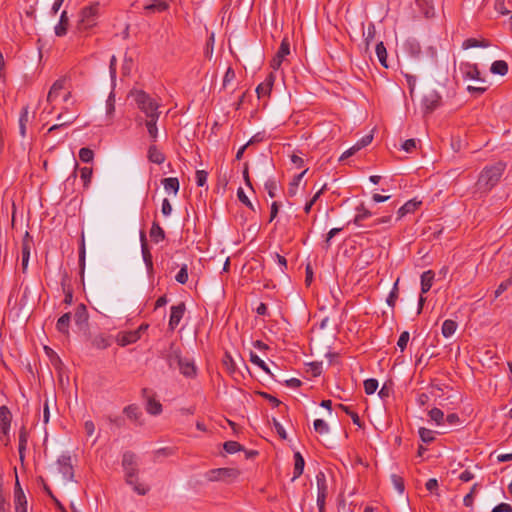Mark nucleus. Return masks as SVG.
Returning a JSON list of instances; mask_svg holds the SVG:
<instances>
[{
    "label": "nucleus",
    "instance_id": "f257e3e1",
    "mask_svg": "<svg viewBox=\"0 0 512 512\" xmlns=\"http://www.w3.org/2000/svg\"><path fill=\"white\" fill-rule=\"evenodd\" d=\"M122 467L126 483L132 486L137 494L146 495L149 487L138 481L139 470L136 455L130 451L125 452L122 458Z\"/></svg>",
    "mask_w": 512,
    "mask_h": 512
},
{
    "label": "nucleus",
    "instance_id": "f03ea898",
    "mask_svg": "<svg viewBox=\"0 0 512 512\" xmlns=\"http://www.w3.org/2000/svg\"><path fill=\"white\" fill-rule=\"evenodd\" d=\"M131 96L133 97L138 109L145 114L146 119H151L152 117L159 118L160 103L153 99L149 94L143 90H134L131 91Z\"/></svg>",
    "mask_w": 512,
    "mask_h": 512
},
{
    "label": "nucleus",
    "instance_id": "7ed1b4c3",
    "mask_svg": "<svg viewBox=\"0 0 512 512\" xmlns=\"http://www.w3.org/2000/svg\"><path fill=\"white\" fill-rule=\"evenodd\" d=\"M505 169V165L501 162L486 167L478 178V186L483 190H491L500 180Z\"/></svg>",
    "mask_w": 512,
    "mask_h": 512
},
{
    "label": "nucleus",
    "instance_id": "20e7f679",
    "mask_svg": "<svg viewBox=\"0 0 512 512\" xmlns=\"http://www.w3.org/2000/svg\"><path fill=\"white\" fill-rule=\"evenodd\" d=\"M98 15L99 4H93L91 6L83 8L80 12L78 20V29L81 31H85L94 27L97 23Z\"/></svg>",
    "mask_w": 512,
    "mask_h": 512
},
{
    "label": "nucleus",
    "instance_id": "39448f33",
    "mask_svg": "<svg viewBox=\"0 0 512 512\" xmlns=\"http://www.w3.org/2000/svg\"><path fill=\"white\" fill-rule=\"evenodd\" d=\"M160 357L164 359L170 369H176L181 360L182 352L180 346L176 342H170L168 347L160 351Z\"/></svg>",
    "mask_w": 512,
    "mask_h": 512
},
{
    "label": "nucleus",
    "instance_id": "423d86ee",
    "mask_svg": "<svg viewBox=\"0 0 512 512\" xmlns=\"http://www.w3.org/2000/svg\"><path fill=\"white\" fill-rule=\"evenodd\" d=\"M239 476V471L235 468H217L211 469L206 474L205 477L207 480L215 482V481H223L230 482L236 479Z\"/></svg>",
    "mask_w": 512,
    "mask_h": 512
},
{
    "label": "nucleus",
    "instance_id": "0eeeda50",
    "mask_svg": "<svg viewBox=\"0 0 512 512\" xmlns=\"http://www.w3.org/2000/svg\"><path fill=\"white\" fill-rule=\"evenodd\" d=\"M316 482H317V489H318L317 505H318V508H319V512H323L324 511V506H325V499H326L327 494H328L326 477H325V474L323 472H319L316 475Z\"/></svg>",
    "mask_w": 512,
    "mask_h": 512
},
{
    "label": "nucleus",
    "instance_id": "6e6552de",
    "mask_svg": "<svg viewBox=\"0 0 512 512\" xmlns=\"http://www.w3.org/2000/svg\"><path fill=\"white\" fill-rule=\"evenodd\" d=\"M142 329L143 326H140L133 331L120 332L116 337V342L122 347L133 344L140 339Z\"/></svg>",
    "mask_w": 512,
    "mask_h": 512
},
{
    "label": "nucleus",
    "instance_id": "1a4fd4ad",
    "mask_svg": "<svg viewBox=\"0 0 512 512\" xmlns=\"http://www.w3.org/2000/svg\"><path fill=\"white\" fill-rule=\"evenodd\" d=\"M441 96L436 91H430L422 99V108L424 113L433 112L439 105Z\"/></svg>",
    "mask_w": 512,
    "mask_h": 512
},
{
    "label": "nucleus",
    "instance_id": "9d476101",
    "mask_svg": "<svg viewBox=\"0 0 512 512\" xmlns=\"http://www.w3.org/2000/svg\"><path fill=\"white\" fill-rule=\"evenodd\" d=\"M33 247V238L29 234V232H26L23 240H22V258H21V266L22 271L25 272L28 267L29 258H30V252Z\"/></svg>",
    "mask_w": 512,
    "mask_h": 512
},
{
    "label": "nucleus",
    "instance_id": "9b49d317",
    "mask_svg": "<svg viewBox=\"0 0 512 512\" xmlns=\"http://www.w3.org/2000/svg\"><path fill=\"white\" fill-rule=\"evenodd\" d=\"M58 470L63 475L65 480H72L74 473L72 467V460L70 456L62 455L57 460Z\"/></svg>",
    "mask_w": 512,
    "mask_h": 512
},
{
    "label": "nucleus",
    "instance_id": "f8f14e48",
    "mask_svg": "<svg viewBox=\"0 0 512 512\" xmlns=\"http://www.w3.org/2000/svg\"><path fill=\"white\" fill-rule=\"evenodd\" d=\"M14 507L15 512H27V499L20 486L18 479H16L14 489Z\"/></svg>",
    "mask_w": 512,
    "mask_h": 512
},
{
    "label": "nucleus",
    "instance_id": "ddd939ff",
    "mask_svg": "<svg viewBox=\"0 0 512 512\" xmlns=\"http://www.w3.org/2000/svg\"><path fill=\"white\" fill-rule=\"evenodd\" d=\"M459 70L465 79L483 81L480 78V71L476 64L464 62L459 66Z\"/></svg>",
    "mask_w": 512,
    "mask_h": 512
},
{
    "label": "nucleus",
    "instance_id": "4468645a",
    "mask_svg": "<svg viewBox=\"0 0 512 512\" xmlns=\"http://www.w3.org/2000/svg\"><path fill=\"white\" fill-rule=\"evenodd\" d=\"M185 313V304L183 302L171 307L169 328L174 330L180 323Z\"/></svg>",
    "mask_w": 512,
    "mask_h": 512
},
{
    "label": "nucleus",
    "instance_id": "2eb2a0df",
    "mask_svg": "<svg viewBox=\"0 0 512 512\" xmlns=\"http://www.w3.org/2000/svg\"><path fill=\"white\" fill-rule=\"evenodd\" d=\"M140 240H141V252H142L143 261L145 263L148 274L151 275L153 273V261H152V255H151V253L148 249L147 243H146V237H145L144 232H141Z\"/></svg>",
    "mask_w": 512,
    "mask_h": 512
},
{
    "label": "nucleus",
    "instance_id": "dca6fc26",
    "mask_svg": "<svg viewBox=\"0 0 512 512\" xmlns=\"http://www.w3.org/2000/svg\"><path fill=\"white\" fill-rule=\"evenodd\" d=\"M177 368L185 377L192 378L196 376V366L194 362L188 358H183Z\"/></svg>",
    "mask_w": 512,
    "mask_h": 512
},
{
    "label": "nucleus",
    "instance_id": "f3484780",
    "mask_svg": "<svg viewBox=\"0 0 512 512\" xmlns=\"http://www.w3.org/2000/svg\"><path fill=\"white\" fill-rule=\"evenodd\" d=\"M11 412L6 406L0 407V432L3 435H7L10 429L11 423Z\"/></svg>",
    "mask_w": 512,
    "mask_h": 512
},
{
    "label": "nucleus",
    "instance_id": "a211bd4d",
    "mask_svg": "<svg viewBox=\"0 0 512 512\" xmlns=\"http://www.w3.org/2000/svg\"><path fill=\"white\" fill-rule=\"evenodd\" d=\"M169 4L165 0H152L144 6L146 14L161 13L168 10Z\"/></svg>",
    "mask_w": 512,
    "mask_h": 512
},
{
    "label": "nucleus",
    "instance_id": "6ab92c4d",
    "mask_svg": "<svg viewBox=\"0 0 512 512\" xmlns=\"http://www.w3.org/2000/svg\"><path fill=\"white\" fill-rule=\"evenodd\" d=\"M75 119H76V117H74V116L65 118L63 114H59L57 117L58 123L52 125L48 129L47 134H51L54 131L66 128L67 126L71 125L75 121Z\"/></svg>",
    "mask_w": 512,
    "mask_h": 512
},
{
    "label": "nucleus",
    "instance_id": "aec40b11",
    "mask_svg": "<svg viewBox=\"0 0 512 512\" xmlns=\"http://www.w3.org/2000/svg\"><path fill=\"white\" fill-rule=\"evenodd\" d=\"M69 26V18L67 11H63L60 16L58 24L55 26V34L59 37L66 35Z\"/></svg>",
    "mask_w": 512,
    "mask_h": 512
},
{
    "label": "nucleus",
    "instance_id": "412c9836",
    "mask_svg": "<svg viewBox=\"0 0 512 512\" xmlns=\"http://www.w3.org/2000/svg\"><path fill=\"white\" fill-rule=\"evenodd\" d=\"M421 204L420 201H416L415 199H411L409 201H407L403 206H401L399 209H398V219H401L402 217H404L405 215L409 214V213H413L417 208L418 206Z\"/></svg>",
    "mask_w": 512,
    "mask_h": 512
},
{
    "label": "nucleus",
    "instance_id": "4be33fe9",
    "mask_svg": "<svg viewBox=\"0 0 512 512\" xmlns=\"http://www.w3.org/2000/svg\"><path fill=\"white\" fill-rule=\"evenodd\" d=\"M91 342H92L93 347L100 349V350L106 349L111 345L110 337L103 333L95 335L92 338Z\"/></svg>",
    "mask_w": 512,
    "mask_h": 512
},
{
    "label": "nucleus",
    "instance_id": "5701e85b",
    "mask_svg": "<svg viewBox=\"0 0 512 512\" xmlns=\"http://www.w3.org/2000/svg\"><path fill=\"white\" fill-rule=\"evenodd\" d=\"M434 272L432 270L425 271L421 275V293H427L432 287V283L434 280Z\"/></svg>",
    "mask_w": 512,
    "mask_h": 512
},
{
    "label": "nucleus",
    "instance_id": "b1692460",
    "mask_svg": "<svg viewBox=\"0 0 512 512\" xmlns=\"http://www.w3.org/2000/svg\"><path fill=\"white\" fill-rule=\"evenodd\" d=\"M159 118L152 117L151 119H145L144 125L147 129V132L153 142L157 141L158 138V128L157 121Z\"/></svg>",
    "mask_w": 512,
    "mask_h": 512
},
{
    "label": "nucleus",
    "instance_id": "393cba45",
    "mask_svg": "<svg viewBox=\"0 0 512 512\" xmlns=\"http://www.w3.org/2000/svg\"><path fill=\"white\" fill-rule=\"evenodd\" d=\"M148 159L152 163L162 164L165 161V155L157 148L156 145H150L148 149Z\"/></svg>",
    "mask_w": 512,
    "mask_h": 512
},
{
    "label": "nucleus",
    "instance_id": "a878e982",
    "mask_svg": "<svg viewBox=\"0 0 512 512\" xmlns=\"http://www.w3.org/2000/svg\"><path fill=\"white\" fill-rule=\"evenodd\" d=\"M123 412L130 420H133L138 424H141L140 418L142 416V412L137 405H128L127 407L124 408Z\"/></svg>",
    "mask_w": 512,
    "mask_h": 512
},
{
    "label": "nucleus",
    "instance_id": "bb28decb",
    "mask_svg": "<svg viewBox=\"0 0 512 512\" xmlns=\"http://www.w3.org/2000/svg\"><path fill=\"white\" fill-rule=\"evenodd\" d=\"M162 184L164 189L168 193H173L176 195L179 191V180L176 177H169L162 180Z\"/></svg>",
    "mask_w": 512,
    "mask_h": 512
},
{
    "label": "nucleus",
    "instance_id": "cd10ccee",
    "mask_svg": "<svg viewBox=\"0 0 512 512\" xmlns=\"http://www.w3.org/2000/svg\"><path fill=\"white\" fill-rule=\"evenodd\" d=\"M71 321V314L65 313L63 314L56 323V329L65 335L69 334V324Z\"/></svg>",
    "mask_w": 512,
    "mask_h": 512
},
{
    "label": "nucleus",
    "instance_id": "c85d7f7f",
    "mask_svg": "<svg viewBox=\"0 0 512 512\" xmlns=\"http://www.w3.org/2000/svg\"><path fill=\"white\" fill-rule=\"evenodd\" d=\"M305 461L300 452L294 454L293 480L300 477L304 470Z\"/></svg>",
    "mask_w": 512,
    "mask_h": 512
},
{
    "label": "nucleus",
    "instance_id": "c756f323",
    "mask_svg": "<svg viewBox=\"0 0 512 512\" xmlns=\"http://www.w3.org/2000/svg\"><path fill=\"white\" fill-rule=\"evenodd\" d=\"M30 121L31 117L29 115L28 107H24L19 117V130L22 137L26 136V127Z\"/></svg>",
    "mask_w": 512,
    "mask_h": 512
},
{
    "label": "nucleus",
    "instance_id": "7c9ffc66",
    "mask_svg": "<svg viewBox=\"0 0 512 512\" xmlns=\"http://www.w3.org/2000/svg\"><path fill=\"white\" fill-rule=\"evenodd\" d=\"M150 237L151 240L155 243H159L165 238L164 230L160 227L159 223L155 221L153 222L152 227L150 229Z\"/></svg>",
    "mask_w": 512,
    "mask_h": 512
},
{
    "label": "nucleus",
    "instance_id": "2f4dec72",
    "mask_svg": "<svg viewBox=\"0 0 512 512\" xmlns=\"http://www.w3.org/2000/svg\"><path fill=\"white\" fill-rule=\"evenodd\" d=\"M272 85H273V75L270 74L265 82H263L257 86L256 92L258 94V97L269 95Z\"/></svg>",
    "mask_w": 512,
    "mask_h": 512
},
{
    "label": "nucleus",
    "instance_id": "473e14b6",
    "mask_svg": "<svg viewBox=\"0 0 512 512\" xmlns=\"http://www.w3.org/2000/svg\"><path fill=\"white\" fill-rule=\"evenodd\" d=\"M88 320V313L86 310V307L81 304L77 307L75 313H74V321L78 326H82L85 324Z\"/></svg>",
    "mask_w": 512,
    "mask_h": 512
},
{
    "label": "nucleus",
    "instance_id": "72a5a7b5",
    "mask_svg": "<svg viewBox=\"0 0 512 512\" xmlns=\"http://www.w3.org/2000/svg\"><path fill=\"white\" fill-rule=\"evenodd\" d=\"M490 71L493 74L504 76L508 72V64L504 60L494 61L490 67Z\"/></svg>",
    "mask_w": 512,
    "mask_h": 512
},
{
    "label": "nucleus",
    "instance_id": "f704fd0d",
    "mask_svg": "<svg viewBox=\"0 0 512 512\" xmlns=\"http://www.w3.org/2000/svg\"><path fill=\"white\" fill-rule=\"evenodd\" d=\"M371 212L363 206L357 208V214L353 219V223L357 226H363V221L371 217Z\"/></svg>",
    "mask_w": 512,
    "mask_h": 512
},
{
    "label": "nucleus",
    "instance_id": "c9c22d12",
    "mask_svg": "<svg viewBox=\"0 0 512 512\" xmlns=\"http://www.w3.org/2000/svg\"><path fill=\"white\" fill-rule=\"evenodd\" d=\"M375 51H376V55H377L378 60L381 63V65L385 68H388L387 50H386V47L384 46L383 42H379L376 45Z\"/></svg>",
    "mask_w": 512,
    "mask_h": 512
},
{
    "label": "nucleus",
    "instance_id": "e433bc0d",
    "mask_svg": "<svg viewBox=\"0 0 512 512\" xmlns=\"http://www.w3.org/2000/svg\"><path fill=\"white\" fill-rule=\"evenodd\" d=\"M456 329L457 323L453 320L447 319L443 322L442 334L444 337L448 338L455 333Z\"/></svg>",
    "mask_w": 512,
    "mask_h": 512
},
{
    "label": "nucleus",
    "instance_id": "4c0bfd02",
    "mask_svg": "<svg viewBox=\"0 0 512 512\" xmlns=\"http://www.w3.org/2000/svg\"><path fill=\"white\" fill-rule=\"evenodd\" d=\"M489 43L486 40H477L475 38H468L462 43L463 49H470L475 47H488Z\"/></svg>",
    "mask_w": 512,
    "mask_h": 512
},
{
    "label": "nucleus",
    "instance_id": "58836bf2",
    "mask_svg": "<svg viewBox=\"0 0 512 512\" xmlns=\"http://www.w3.org/2000/svg\"><path fill=\"white\" fill-rule=\"evenodd\" d=\"M338 408L345 412L348 416H350L355 425H357L358 427L362 426V422L360 420L359 415L356 412H354L350 406L339 404Z\"/></svg>",
    "mask_w": 512,
    "mask_h": 512
},
{
    "label": "nucleus",
    "instance_id": "ea45409f",
    "mask_svg": "<svg viewBox=\"0 0 512 512\" xmlns=\"http://www.w3.org/2000/svg\"><path fill=\"white\" fill-rule=\"evenodd\" d=\"M64 82L62 80L56 81L52 87L50 88V91L47 96V100L49 102H52L54 98H56L59 94V92L63 89Z\"/></svg>",
    "mask_w": 512,
    "mask_h": 512
},
{
    "label": "nucleus",
    "instance_id": "a19ab883",
    "mask_svg": "<svg viewBox=\"0 0 512 512\" xmlns=\"http://www.w3.org/2000/svg\"><path fill=\"white\" fill-rule=\"evenodd\" d=\"M147 412L151 415H158L162 411V405L160 402L156 401L155 399H149L147 402Z\"/></svg>",
    "mask_w": 512,
    "mask_h": 512
},
{
    "label": "nucleus",
    "instance_id": "79ce46f5",
    "mask_svg": "<svg viewBox=\"0 0 512 512\" xmlns=\"http://www.w3.org/2000/svg\"><path fill=\"white\" fill-rule=\"evenodd\" d=\"M264 187H265V190L267 191L268 195L271 198L276 197V192L278 190V184H277V181L275 179H273V178L268 179L265 182Z\"/></svg>",
    "mask_w": 512,
    "mask_h": 512
},
{
    "label": "nucleus",
    "instance_id": "37998d69",
    "mask_svg": "<svg viewBox=\"0 0 512 512\" xmlns=\"http://www.w3.org/2000/svg\"><path fill=\"white\" fill-rule=\"evenodd\" d=\"M429 417L437 425H441L444 422V413L442 410H440L438 408H433L432 410H430Z\"/></svg>",
    "mask_w": 512,
    "mask_h": 512
},
{
    "label": "nucleus",
    "instance_id": "c03bdc74",
    "mask_svg": "<svg viewBox=\"0 0 512 512\" xmlns=\"http://www.w3.org/2000/svg\"><path fill=\"white\" fill-rule=\"evenodd\" d=\"M250 361L268 374H271L267 364L256 354L251 352Z\"/></svg>",
    "mask_w": 512,
    "mask_h": 512
},
{
    "label": "nucleus",
    "instance_id": "a18cd8bd",
    "mask_svg": "<svg viewBox=\"0 0 512 512\" xmlns=\"http://www.w3.org/2000/svg\"><path fill=\"white\" fill-rule=\"evenodd\" d=\"M175 280L180 284H186L188 281V266L183 264L175 276Z\"/></svg>",
    "mask_w": 512,
    "mask_h": 512
},
{
    "label": "nucleus",
    "instance_id": "49530a36",
    "mask_svg": "<svg viewBox=\"0 0 512 512\" xmlns=\"http://www.w3.org/2000/svg\"><path fill=\"white\" fill-rule=\"evenodd\" d=\"M479 485L475 483L471 491L464 497L463 502L466 507H472L474 502V495L478 492Z\"/></svg>",
    "mask_w": 512,
    "mask_h": 512
},
{
    "label": "nucleus",
    "instance_id": "de8ad7c7",
    "mask_svg": "<svg viewBox=\"0 0 512 512\" xmlns=\"http://www.w3.org/2000/svg\"><path fill=\"white\" fill-rule=\"evenodd\" d=\"M378 388V381L374 378H370L364 381V389L366 394H373Z\"/></svg>",
    "mask_w": 512,
    "mask_h": 512
},
{
    "label": "nucleus",
    "instance_id": "09e8293b",
    "mask_svg": "<svg viewBox=\"0 0 512 512\" xmlns=\"http://www.w3.org/2000/svg\"><path fill=\"white\" fill-rule=\"evenodd\" d=\"M79 158L82 162L89 163L93 160L94 153L91 149L84 147L79 151Z\"/></svg>",
    "mask_w": 512,
    "mask_h": 512
},
{
    "label": "nucleus",
    "instance_id": "8fccbe9b",
    "mask_svg": "<svg viewBox=\"0 0 512 512\" xmlns=\"http://www.w3.org/2000/svg\"><path fill=\"white\" fill-rule=\"evenodd\" d=\"M305 173H306V170H304L302 173L295 176L293 181L290 183V187L288 189V194L290 196H294L296 194L297 187Z\"/></svg>",
    "mask_w": 512,
    "mask_h": 512
},
{
    "label": "nucleus",
    "instance_id": "3c124183",
    "mask_svg": "<svg viewBox=\"0 0 512 512\" xmlns=\"http://www.w3.org/2000/svg\"><path fill=\"white\" fill-rule=\"evenodd\" d=\"M314 429L319 434H326L329 432L328 424L322 419H316L313 423Z\"/></svg>",
    "mask_w": 512,
    "mask_h": 512
},
{
    "label": "nucleus",
    "instance_id": "603ef678",
    "mask_svg": "<svg viewBox=\"0 0 512 512\" xmlns=\"http://www.w3.org/2000/svg\"><path fill=\"white\" fill-rule=\"evenodd\" d=\"M398 283H399V279H397L396 282L394 283L393 288L387 298V304L390 307H394L395 302L398 298Z\"/></svg>",
    "mask_w": 512,
    "mask_h": 512
},
{
    "label": "nucleus",
    "instance_id": "864d4df0",
    "mask_svg": "<svg viewBox=\"0 0 512 512\" xmlns=\"http://www.w3.org/2000/svg\"><path fill=\"white\" fill-rule=\"evenodd\" d=\"M419 436L421 440L425 443H430L434 440V432L427 428H420Z\"/></svg>",
    "mask_w": 512,
    "mask_h": 512
},
{
    "label": "nucleus",
    "instance_id": "5fc2aeb1",
    "mask_svg": "<svg viewBox=\"0 0 512 512\" xmlns=\"http://www.w3.org/2000/svg\"><path fill=\"white\" fill-rule=\"evenodd\" d=\"M224 449L227 453L233 454L242 449V446L236 441H227L224 443Z\"/></svg>",
    "mask_w": 512,
    "mask_h": 512
},
{
    "label": "nucleus",
    "instance_id": "6e6d98bb",
    "mask_svg": "<svg viewBox=\"0 0 512 512\" xmlns=\"http://www.w3.org/2000/svg\"><path fill=\"white\" fill-rule=\"evenodd\" d=\"M289 53H290V44L288 42V39L284 38L281 42V45H280L279 50L276 55H278L279 57H282L284 59L287 55H289Z\"/></svg>",
    "mask_w": 512,
    "mask_h": 512
},
{
    "label": "nucleus",
    "instance_id": "4d7b16f0",
    "mask_svg": "<svg viewBox=\"0 0 512 512\" xmlns=\"http://www.w3.org/2000/svg\"><path fill=\"white\" fill-rule=\"evenodd\" d=\"M26 445H27V435H26V432L24 430H22L19 434V447H18L21 460H23V458H24L23 452L26 449Z\"/></svg>",
    "mask_w": 512,
    "mask_h": 512
},
{
    "label": "nucleus",
    "instance_id": "13d9d810",
    "mask_svg": "<svg viewBox=\"0 0 512 512\" xmlns=\"http://www.w3.org/2000/svg\"><path fill=\"white\" fill-rule=\"evenodd\" d=\"M237 197L241 203H243L245 206L250 208L251 210H254V206L245 194L244 190L242 188H239L237 191Z\"/></svg>",
    "mask_w": 512,
    "mask_h": 512
},
{
    "label": "nucleus",
    "instance_id": "bf43d9fd",
    "mask_svg": "<svg viewBox=\"0 0 512 512\" xmlns=\"http://www.w3.org/2000/svg\"><path fill=\"white\" fill-rule=\"evenodd\" d=\"M80 176H81V179L84 182V185L87 186L90 183V181H91L92 168H90V167H83V168H81L80 169Z\"/></svg>",
    "mask_w": 512,
    "mask_h": 512
},
{
    "label": "nucleus",
    "instance_id": "052dcab7",
    "mask_svg": "<svg viewBox=\"0 0 512 512\" xmlns=\"http://www.w3.org/2000/svg\"><path fill=\"white\" fill-rule=\"evenodd\" d=\"M235 71L233 68L228 67V69L225 72V75L223 77V87L226 88L234 79H235Z\"/></svg>",
    "mask_w": 512,
    "mask_h": 512
},
{
    "label": "nucleus",
    "instance_id": "680f3d73",
    "mask_svg": "<svg viewBox=\"0 0 512 512\" xmlns=\"http://www.w3.org/2000/svg\"><path fill=\"white\" fill-rule=\"evenodd\" d=\"M223 365L227 368L229 372H234L236 369L235 362L230 354L226 353L223 358Z\"/></svg>",
    "mask_w": 512,
    "mask_h": 512
},
{
    "label": "nucleus",
    "instance_id": "e2e57ef3",
    "mask_svg": "<svg viewBox=\"0 0 512 512\" xmlns=\"http://www.w3.org/2000/svg\"><path fill=\"white\" fill-rule=\"evenodd\" d=\"M409 332L408 331H404L401 333L399 339H398V342H397V346L400 348L401 351H404L406 346H407V343L409 341Z\"/></svg>",
    "mask_w": 512,
    "mask_h": 512
},
{
    "label": "nucleus",
    "instance_id": "0e129e2a",
    "mask_svg": "<svg viewBox=\"0 0 512 512\" xmlns=\"http://www.w3.org/2000/svg\"><path fill=\"white\" fill-rule=\"evenodd\" d=\"M512 285V280L507 279L499 284L495 290V298H498L503 292H505Z\"/></svg>",
    "mask_w": 512,
    "mask_h": 512
},
{
    "label": "nucleus",
    "instance_id": "69168bd1",
    "mask_svg": "<svg viewBox=\"0 0 512 512\" xmlns=\"http://www.w3.org/2000/svg\"><path fill=\"white\" fill-rule=\"evenodd\" d=\"M391 480L395 490L402 494L404 492V483L402 478L397 475H392Z\"/></svg>",
    "mask_w": 512,
    "mask_h": 512
},
{
    "label": "nucleus",
    "instance_id": "338daca9",
    "mask_svg": "<svg viewBox=\"0 0 512 512\" xmlns=\"http://www.w3.org/2000/svg\"><path fill=\"white\" fill-rule=\"evenodd\" d=\"M196 183L198 186L202 187L206 184L207 181V172L204 170H197L196 171Z\"/></svg>",
    "mask_w": 512,
    "mask_h": 512
},
{
    "label": "nucleus",
    "instance_id": "774afa93",
    "mask_svg": "<svg viewBox=\"0 0 512 512\" xmlns=\"http://www.w3.org/2000/svg\"><path fill=\"white\" fill-rule=\"evenodd\" d=\"M402 149L407 153H411L416 149V140L408 139L402 144Z\"/></svg>",
    "mask_w": 512,
    "mask_h": 512
}]
</instances>
